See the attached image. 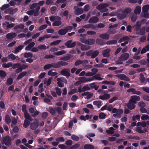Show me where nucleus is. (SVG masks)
Instances as JSON below:
<instances>
[{
	"label": "nucleus",
	"mask_w": 149,
	"mask_h": 149,
	"mask_svg": "<svg viewBox=\"0 0 149 149\" xmlns=\"http://www.w3.org/2000/svg\"><path fill=\"white\" fill-rule=\"evenodd\" d=\"M140 115L139 114L134 116L132 118V120L133 121H135L136 120H139L140 119Z\"/></svg>",
	"instance_id": "obj_54"
},
{
	"label": "nucleus",
	"mask_w": 149,
	"mask_h": 149,
	"mask_svg": "<svg viewBox=\"0 0 149 149\" xmlns=\"http://www.w3.org/2000/svg\"><path fill=\"white\" fill-rule=\"evenodd\" d=\"M102 102L100 100L95 101L93 102L94 105L96 106L98 108H100L102 106Z\"/></svg>",
	"instance_id": "obj_24"
},
{
	"label": "nucleus",
	"mask_w": 149,
	"mask_h": 149,
	"mask_svg": "<svg viewBox=\"0 0 149 149\" xmlns=\"http://www.w3.org/2000/svg\"><path fill=\"white\" fill-rule=\"evenodd\" d=\"M61 41V40H58L56 41L52 42L50 44V46H52L53 45H57Z\"/></svg>",
	"instance_id": "obj_49"
},
{
	"label": "nucleus",
	"mask_w": 149,
	"mask_h": 149,
	"mask_svg": "<svg viewBox=\"0 0 149 149\" xmlns=\"http://www.w3.org/2000/svg\"><path fill=\"white\" fill-rule=\"evenodd\" d=\"M77 92V89L76 88H74L70 92H69L68 93V94L70 95H72Z\"/></svg>",
	"instance_id": "obj_60"
},
{
	"label": "nucleus",
	"mask_w": 149,
	"mask_h": 149,
	"mask_svg": "<svg viewBox=\"0 0 149 149\" xmlns=\"http://www.w3.org/2000/svg\"><path fill=\"white\" fill-rule=\"evenodd\" d=\"M141 15L142 17L149 18V13L146 12L143 13H141Z\"/></svg>",
	"instance_id": "obj_63"
},
{
	"label": "nucleus",
	"mask_w": 149,
	"mask_h": 149,
	"mask_svg": "<svg viewBox=\"0 0 149 149\" xmlns=\"http://www.w3.org/2000/svg\"><path fill=\"white\" fill-rule=\"evenodd\" d=\"M30 122L26 120H24V127L26 128L29 125Z\"/></svg>",
	"instance_id": "obj_61"
},
{
	"label": "nucleus",
	"mask_w": 149,
	"mask_h": 149,
	"mask_svg": "<svg viewBox=\"0 0 149 149\" xmlns=\"http://www.w3.org/2000/svg\"><path fill=\"white\" fill-rule=\"evenodd\" d=\"M49 19L52 22L55 21L56 20L61 19V17L58 16H52L50 17Z\"/></svg>",
	"instance_id": "obj_30"
},
{
	"label": "nucleus",
	"mask_w": 149,
	"mask_h": 149,
	"mask_svg": "<svg viewBox=\"0 0 149 149\" xmlns=\"http://www.w3.org/2000/svg\"><path fill=\"white\" fill-rule=\"evenodd\" d=\"M86 36H87L86 34H81L80 35V36L81 37L80 38V41L83 43L86 44V43H87V39L83 37H84Z\"/></svg>",
	"instance_id": "obj_17"
},
{
	"label": "nucleus",
	"mask_w": 149,
	"mask_h": 149,
	"mask_svg": "<svg viewBox=\"0 0 149 149\" xmlns=\"http://www.w3.org/2000/svg\"><path fill=\"white\" fill-rule=\"evenodd\" d=\"M129 39V38L127 36H124L119 40L118 42L120 43L123 42L127 41Z\"/></svg>",
	"instance_id": "obj_40"
},
{
	"label": "nucleus",
	"mask_w": 149,
	"mask_h": 149,
	"mask_svg": "<svg viewBox=\"0 0 149 149\" xmlns=\"http://www.w3.org/2000/svg\"><path fill=\"white\" fill-rule=\"evenodd\" d=\"M99 37L102 39L108 40L109 38V35L108 34L105 33L100 35Z\"/></svg>",
	"instance_id": "obj_23"
},
{
	"label": "nucleus",
	"mask_w": 149,
	"mask_h": 149,
	"mask_svg": "<svg viewBox=\"0 0 149 149\" xmlns=\"http://www.w3.org/2000/svg\"><path fill=\"white\" fill-rule=\"evenodd\" d=\"M84 149H94V146L91 144H86L84 147Z\"/></svg>",
	"instance_id": "obj_31"
},
{
	"label": "nucleus",
	"mask_w": 149,
	"mask_h": 149,
	"mask_svg": "<svg viewBox=\"0 0 149 149\" xmlns=\"http://www.w3.org/2000/svg\"><path fill=\"white\" fill-rule=\"evenodd\" d=\"M5 121L6 123L8 124H9L10 123L11 120L8 115H6L5 118Z\"/></svg>",
	"instance_id": "obj_42"
},
{
	"label": "nucleus",
	"mask_w": 149,
	"mask_h": 149,
	"mask_svg": "<svg viewBox=\"0 0 149 149\" xmlns=\"http://www.w3.org/2000/svg\"><path fill=\"white\" fill-rule=\"evenodd\" d=\"M140 50L141 49H139L138 52L136 53L135 54L133 57L134 59L138 60L140 58V56H137V55L139 54Z\"/></svg>",
	"instance_id": "obj_46"
},
{
	"label": "nucleus",
	"mask_w": 149,
	"mask_h": 149,
	"mask_svg": "<svg viewBox=\"0 0 149 149\" xmlns=\"http://www.w3.org/2000/svg\"><path fill=\"white\" fill-rule=\"evenodd\" d=\"M136 130L140 133H143L144 132V131L142 130L141 127H137L136 129Z\"/></svg>",
	"instance_id": "obj_62"
},
{
	"label": "nucleus",
	"mask_w": 149,
	"mask_h": 149,
	"mask_svg": "<svg viewBox=\"0 0 149 149\" xmlns=\"http://www.w3.org/2000/svg\"><path fill=\"white\" fill-rule=\"evenodd\" d=\"M24 56L25 58L32 57L33 56V54L31 52L25 53L24 54Z\"/></svg>",
	"instance_id": "obj_51"
},
{
	"label": "nucleus",
	"mask_w": 149,
	"mask_h": 149,
	"mask_svg": "<svg viewBox=\"0 0 149 149\" xmlns=\"http://www.w3.org/2000/svg\"><path fill=\"white\" fill-rule=\"evenodd\" d=\"M109 6V4L107 3L101 4L97 6V8L101 12H106L108 11V9L106 8L108 7Z\"/></svg>",
	"instance_id": "obj_4"
},
{
	"label": "nucleus",
	"mask_w": 149,
	"mask_h": 149,
	"mask_svg": "<svg viewBox=\"0 0 149 149\" xmlns=\"http://www.w3.org/2000/svg\"><path fill=\"white\" fill-rule=\"evenodd\" d=\"M67 33L65 28L63 29H61L59 30L58 31V33L59 34L61 35H65Z\"/></svg>",
	"instance_id": "obj_41"
},
{
	"label": "nucleus",
	"mask_w": 149,
	"mask_h": 149,
	"mask_svg": "<svg viewBox=\"0 0 149 149\" xmlns=\"http://www.w3.org/2000/svg\"><path fill=\"white\" fill-rule=\"evenodd\" d=\"M57 84L58 86L61 87H63L64 86V85L63 83L65 84L67 83V80L63 77L57 79Z\"/></svg>",
	"instance_id": "obj_6"
},
{
	"label": "nucleus",
	"mask_w": 149,
	"mask_h": 149,
	"mask_svg": "<svg viewBox=\"0 0 149 149\" xmlns=\"http://www.w3.org/2000/svg\"><path fill=\"white\" fill-rule=\"evenodd\" d=\"M117 42V41L116 40H111L108 41L107 42L106 44L107 45L114 44Z\"/></svg>",
	"instance_id": "obj_57"
},
{
	"label": "nucleus",
	"mask_w": 149,
	"mask_h": 149,
	"mask_svg": "<svg viewBox=\"0 0 149 149\" xmlns=\"http://www.w3.org/2000/svg\"><path fill=\"white\" fill-rule=\"evenodd\" d=\"M149 9V5H146L143 6L142 8V11L141 13L148 12Z\"/></svg>",
	"instance_id": "obj_26"
},
{
	"label": "nucleus",
	"mask_w": 149,
	"mask_h": 149,
	"mask_svg": "<svg viewBox=\"0 0 149 149\" xmlns=\"http://www.w3.org/2000/svg\"><path fill=\"white\" fill-rule=\"evenodd\" d=\"M99 19L95 16H93L91 18L89 21L88 22L90 23H95L98 22Z\"/></svg>",
	"instance_id": "obj_15"
},
{
	"label": "nucleus",
	"mask_w": 149,
	"mask_h": 149,
	"mask_svg": "<svg viewBox=\"0 0 149 149\" xmlns=\"http://www.w3.org/2000/svg\"><path fill=\"white\" fill-rule=\"evenodd\" d=\"M24 46L23 45H20L18 47L16 48L15 50L14 53L16 54L20 50H21L23 48Z\"/></svg>",
	"instance_id": "obj_36"
},
{
	"label": "nucleus",
	"mask_w": 149,
	"mask_h": 149,
	"mask_svg": "<svg viewBox=\"0 0 149 149\" xmlns=\"http://www.w3.org/2000/svg\"><path fill=\"white\" fill-rule=\"evenodd\" d=\"M127 92L128 93H132V94H136L137 95H140L141 94V92L138 91H136L134 88H130L128 89Z\"/></svg>",
	"instance_id": "obj_14"
},
{
	"label": "nucleus",
	"mask_w": 149,
	"mask_h": 149,
	"mask_svg": "<svg viewBox=\"0 0 149 149\" xmlns=\"http://www.w3.org/2000/svg\"><path fill=\"white\" fill-rule=\"evenodd\" d=\"M131 9L127 8L123 10L121 14H118L117 15V17L120 19H122L127 17V14L130 13L131 12Z\"/></svg>",
	"instance_id": "obj_2"
},
{
	"label": "nucleus",
	"mask_w": 149,
	"mask_h": 149,
	"mask_svg": "<svg viewBox=\"0 0 149 149\" xmlns=\"http://www.w3.org/2000/svg\"><path fill=\"white\" fill-rule=\"evenodd\" d=\"M141 6H137L136 7L134 10V13L136 14H139L141 12Z\"/></svg>",
	"instance_id": "obj_29"
},
{
	"label": "nucleus",
	"mask_w": 149,
	"mask_h": 149,
	"mask_svg": "<svg viewBox=\"0 0 149 149\" xmlns=\"http://www.w3.org/2000/svg\"><path fill=\"white\" fill-rule=\"evenodd\" d=\"M140 97L139 96L136 95H132L131 97V99L129 100L133 103H136L137 101H139Z\"/></svg>",
	"instance_id": "obj_10"
},
{
	"label": "nucleus",
	"mask_w": 149,
	"mask_h": 149,
	"mask_svg": "<svg viewBox=\"0 0 149 149\" xmlns=\"http://www.w3.org/2000/svg\"><path fill=\"white\" fill-rule=\"evenodd\" d=\"M13 82V79L12 78H9L7 79L6 81V84L9 85L12 84Z\"/></svg>",
	"instance_id": "obj_50"
},
{
	"label": "nucleus",
	"mask_w": 149,
	"mask_h": 149,
	"mask_svg": "<svg viewBox=\"0 0 149 149\" xmlns=\"http://www.w3.org/2000/svg\"><path fill=\"white\" fill-rule=\"evenodd\" d=\"M38 126V123L37 122H34L31 124L30 128L32 130H35L36 129Z\"/></svg>",
	"instance_id": "obj_20"
},
{
	"label": "nucleus",
	"mask_w": 149,
	"mask_h": 149,
	"mask_svg": "<svg viewBox=\"0 0 149 149\" xmlns=\"http://www.w3.org/2000/svg\"><path fill=\"white\" fill-rule=\"evenodd\" d=\"M56 91V93L58 95H60L61 94V89L59 88L58 87H56L55 88Z\"/></svg>",
	"instance_id": "obj_58"
},
{
	"label": "nucleus",
	"mask_w": 149,
	"mask_h": 149,
	"mask_svg": "<svg viewBox=\"0 0 149 149\" xmlns=\"http://www.w3.org/2000/svg\"><path fill=\"white\" fill-rule=\"evenodd\" d=\"M134 104L129 100V102L127 105L128 108L130 110L134 109L135 107V105Z\"/></svg>",
	"instance_id": "obj_19"
},
{
	"label": "nucleus",
	"mask_w": 149,
	"mask_h": 149,
	"mask_svg": "<svg viewBox=\"0 0 149 149\" xmlns=\"http://www.w3.org/2000/svg\"><path fill=\"white\" fill-rule=\"evenodd\" d=\"M49 47V45L46 47L45 45H40L38 46V48L40 49H45L46 48L48 49Z\"/></svg>",
	"instance_id": "obj_45"
},
{
	"label": "nucleus",
	"mask_w": 149,
	"mask_h": 149,
	"mask_svg": "<svg viewBox=\"0 0 149 149\" xmlns=\"http://www.w3.org/2000/svg\"><path fill=\"white\" fill-rule=\"evenodd\" d=\"M17 35V34L16 33L12 32L7 34L6 35V37L7 39H10L15 37Z\"/></svg>",
	"instance_id": "obj_16"
},
{
	"label": "nucleus",
	"mask_w": 149,
	"mask_h": 149,
	"mask_svg": "<svg viewBox=\"0 0 149 149\" xmlns=\"http://www.w3.org/2000/svg\"><path fill=\"white\" fill-rule=\"evenodd\" d=\"M27 75V72L26 71L20 73L18 75L17 77V80H19L21 79L22 78L24 77V76H26Z\"/></svg>",
	"instance_id": "obj_21"
},
{
	"label": "nucleus",
	"mask_w": 149,
	"mask_h": 149,
	"mask_svg": "<svg viewBox=\"0 0 149 149\" xmlns=\"http://www.w3.org/2000/svg\"><path fill=\"white\" fill-rule=\"evenodd\" d=\"M116 76L122 80H125L127 81H129L130 79L129 78L127 77L124 74H117L116 75Z\"/></svg>",
	"instance_id": "obj_9"
},
{
	"label": "nucleus",
	"mask_w": 149,
	"mask_h": 149,
	"mask_svg": "<svg viewBox=\"0 0 149 149\" xmlns=\"http://www.w3.org/2000/svg\"><path fill=\"white\" fill-rule=\"evenodd\" d=\"M24 28V26L22 24H19L18 25L16 26L14 28V29L17 30L18 29H23Z\"/></svg>",
	"instance_id": "obj_43"
},
{
	"label": "nucleus",
	"mask_w": 149,
	"mask_h": 149,
	"mask_svg": "<svg viewBox=\"0 0 149 149\" xmlns=\"http://www.w3.org/2000/svg\"><path fill=\"white\" fill-rule=\"evenodd\" d=\"M40 7L38 6L37 7L36 9L34 10H34V15L35 16H37L39 14L38 13V12L39 11L40 9Z\"/></svg>",
	"instance_id": "obj_53"
},
{
	"label": "nucleus",
	"mask_w": 149,
	"mask_h": 149,
	"mask_svg": "<svg viewBox=\"0 0 149 149\" xmlns=\"http://www.w3.org/2000/svg\"><path fill=\"white\" fill-rule=\"evenodd\" d=\"M106 116V115L104 113H100L99 115V117L100 119H104Z\"/></svg>",
	"instance_id": "obj_59"
},
{
	"label": "nucleus",
	"mask_w": 149,
	"mask_h": 149,
	"mask_svg": "<svg viewBox=\"0 0 149 149\" xmlns=\"http://www.w3.org/2000/svg\"><path fill=\"white\" fill-rule=\"evenodd\" d=\"M12 65L11 63H4L2 64V66L4 68H8Z\"/></svg>",
	"instance_id": "obj_44"
},
{
	"label": "nucleus",
	"mask_w": 149,
	"mask_h": 149,
	"mask_svg": "<svg viewBox=\"0 0 149 149\" xmlns=\"http://www.w3.org/2000/svg\"><path fill=\"white\" fill-rule=\"evenodd\" d=\"M91 48L90 46L88 45H82L81 47V49L83 51H85L90 49Z\"/></svg>",
	"instance_id": "obj_35"
},
{
	"label": "nucleus",
	"mask_w": 149,
	"mask_h": 149,
	"mask_svg": "<svg viewBox=\"0 0 149 149\" xmlns=\"http://www.w3.org/2000/svg\"><path fill=\"white\" fill-rule=\"evenodd\" d=\"M101 74H97L93 77L94 79L98 80H102L103 78L100 77Z\"/></svg>",
	"instance_id": "obj_37"
},
{
	"label": "nucleus",
	"mask_w": 149,
	"mask_h": 149,
	"mask_svg": "<svg viewBox=\"0 0 149 149\" xmlns=\"http://www.w3.org/2000/svg\"><path fill=\"white\" fill-rule=\"evenodd\" d=\"M1 143L2 144H5L8 146L10 145L11 144V137L8 135L3 136Z\"/></svg>",
	"instance_id": "obj_3"
},
{
	"label": "nucleus",
	"mask_w": 149,
	"mask_h": 149,
	"mask_svg": "<svg viewBox=\"0 0 149 149\" xmlns=\"http://www.w3.org/2000/svg\"><path fill=\"white\" fill-rule=\"evenodd\" d=\"M52 80V77H50L47 79H46L44 81V84L47 86H48L50 84Z\"/></svg>",
	"instance_id": "obj_22"
},
{
	"label": "nucleus",
	"mask_w": 149,
	"mask_h": 149,
	"mask_svg": "<svg viewBox=\"0 0 149 149\" xmlns=\"http://www.w3.org/2000/svg\"><path fill=\"white\" fill-rule=\"evenodd\" d=\"M61 74L65 76L69 77L70 75V70L67 69H65L62 70L61 72Z\"/></svg>",
	"instance_id": "obj_11"
},
{
	"label": "nucleus",
	"mask_w": 149,
	"mask_h": 149,
	"mask_svg": "<svg viewBox=\"0 0 149 149\" xmlns=\"http://www.w3.org/2000/svg\"><path fill=\"white\" fill-rule=\"evenodd\" d=\"M66 52L64 50H62L55 52L54 53V54L56 55L59 56L63 54H65Z\"/></svg>",
	"instance_id": "obj_39"
},
{
	"label": "nucleus",
	"mask_w": 149,
	"mask_h": 149,
	"mask_svg": "<svg viewBox=\"0 0 149 149\" xmlns=\"http://www.w3.org/2000/svg\"><path fill=\"white\" fill-rule=\"evenodd\" d=\"M99 54V52L97 50H96L92 53L91 58H95Z\"/></svg>",
	"instance_id": "obj_47"
},
{
	"label": "nucleus",
	"mask_w": 149,
	"mask_h": 149,
	"mask_svg": "<svg viewBox=\"0 0 149 149\" xmlns=\"http://www.w3.org/2000/svg\"><path fill=\"white\" fill-rule=\"evenodd\" d=\"M56 141L58 142H64L65 141V139L63 137L57 138L56 139Z\"/></svg>",
	"instance_id": "obj_55"
},
{
	"label": "nucleus",
	"mask_w": 149,
	"mask_h": 149,
	"mask_svg": "<svg viewBox=\"0 0 149 149\" xmlns=\"http://www.w3.org/2000/svg\"><path fill=\"white\" fill-rule=\"evenodd\" d=\"M18 58V56H16L13 54H10V55H8V59L11 60H15Z\"/></svg>",
	"instance_id": "obj_32"
},
{
	"label": "nucleus",
	"mask_w": 149,
	"mask_h": 149,
	"mask_svg": "<svg viewBox=\"0 0 149 149\" xmlns=\"http://www.w3.org/2000/svg\"><path fill=\"white\" fill-rule=\"evenodd\" d=\"M148 51H149V44L147 45L142 49L141 52V54H143Z\"/></svg>",
	"instance_id": "obj_25"
},
{
	"label": "nucleus",
	"mask_w": 149,
	"mask_h": 149,
	"mask_svg": "<svg viewBox=\"0 0 149 149\" xmlns=\"http://www.w3.org/2000/svg\"><path fill=\"white\" fill-rule=\"evenodd\" d=\"M24 115L25 118L26 119H28L30 121H32L33 120L31 116L29 115L28 112H26L24 113Z\"/></svg>",
	"instance_id": "obj_38"
},
{
	"label": "nucleus",
	"mask_w": 149,
	"mask_h": 149,
	"mask_svg": "<svg viewBox=\"0 0 149 149\" xmlns=\"http://www.w3.org/2000/svg\"><path fill=\"white\" fill-rule=\"evenodd\" d=\"M35 43L34 42H31L25 48V49L27 51L29 50L33 46H34Z\"/></svg>",
	"instance_id": "obj_27"
},
{
	"label": "nucleus",
	"mask_w": 149,
	"mask_h": 149,
	"mask_svg": "<svg viewBox=\"0 0 149 149\" xmlns=\"http://www.w3.org/2000/svg\"><path fill=\"white\" fill-rule=\"evenodd\" d=\"M110 97L109 94H105L103 95L100 96L99 99L103 100H105L109 99Z\"/></svg>",
	"instance_id": "obj_18"
},
{
	"label": "nucleus",
	"mask_w": 149,
	"mask_h": 149,
	"mask_svg": "<svg viewBox=\"0 0 149 149\" xmlns=\"http://www.w3.org/2000/svg\"><path fill=\"white\" fill-rule=\"evenodd\" d=\"M61 19L56 20L53 23V25L55 26H58L61 25Z\"/></svg>",
	"instance_id": "obj_33"
},
{
	"label": "nucleus",
	"mask_w": 149,
	"mask_h": 149,
	"mask_svg": "<svg viewBox=\"0 0 149 149\" xmlns=\"http://www.w3.org/2000/svg\"><path fill=\"white\" fill-rule=\"evenodd\" d=\"M129 57V54L125 53L122 54L119 57L116 63L117 64H122V61H125L127 60Z\"/></svg>",
	"instance_id": "obj_1"
},
{
	"label": "nucleus",
	"mask_w": 149,
	"mask_h": 149,
	"mask_svg": "<svg viewBox=\"0 0 149 149\" xmlns=\"http://www.w3.org/2000/svg\"><path fill=\"white\" fill-rule=\"evenodd\" d=\"M80 146V145L77 143L75 145L72 146L70 148V149H76L78 148Z\"/></svg>",
	"instance_id": "obj_64"
},
{
	"label": "nucleus",
	"mask_w": 149,
	"mask_h": 149,
	"mask_svg": "<svg viewBox=\"0 0 149 149\" xmlns=\"http://www.w3.org/2000/svg\"><path fill=\"white\" fill-rule=\"evenodd\" d=\"M72 40H70L67 42L65 44V45L68 48H72L75 46L76 44V42H72Z\"/></svg>",
	"instance_id": "obj_8"
},
{
	"label": "nucleus",
	"mask_w": 149,
	"mask_h": 149,
	"mask_svg": "<svg viewBox=\"0 0 149 149\" xmlns=\"http://www.w3.org/2000/svg\"><path fill=\"white\" fill-rule=\"evenodd\" d=\"M141 119L143 120H145L148 119L149 120V117L147 115L143 114L141 116Z\"/></svg>",
	"instance_id": "obj_48"
},
{
	"label": "nucleus",
	"mask_w": 149,
	"mask_h": 149,
	"mask_svg": "<svg viewBox=\"0 0 149 149\" xmlns=\"http://www.w3.org/2000/svg\"><path fill=\"white\" fill-rule=\"evenodd\" d=\"M3 25H5L7 29L10 28L15 26L14 24L12 23L9 24V23L7 22H5L3 24Z\"/></svg>",
	"instance_id": "obj_28"
},
{
	"label": "nucleus",
	"mask_w": 149,
	"mask_h": 149,
	"mask_svg": "<svg viewBox=\"0 0 149 149\" xmlns=\"http://www.w3.org/2000/svg\"><path fill=\"white\" fill-rule=\"evenodd\" d=\"M48 74L51 76H54L58 74L56 72H53L52 70H49L48 73Z\"/></svg>",
	"instance_id": "obj_56"
},
{
	"label": "nucleus",
	"mask_w": 149,
	"mask_h": 149,
	"mask_svg": "<svg viewBox=\"0 0 149 149\" xmlns=\"http://www.w3.org/2000/svg\"><path fill=\"white\" fill-rule=\"evenodd\" d=\"M112 113H115L113 115L114 117L120 118L121 116V114L123 113V111L121 109H117L114 108L112 110Z\"/></svg>",
	"instance_id": "obj_5"
},
{
	"label": "nucleus",
	"mask_w": 149,
	"mask_h": 149,
	"mask_svg": "<svg viewBox=\"0 0 149 149\" xmlns=\"http://www.w3.org/2000/svg\"><path fill=\"white\" fill-rule=\"evenodd\" d=\"M111 50L110 49H107L103 51L102 52L103 56L105 57H108L110 56V52Z\"/></svg>",
	"instance_id": "obj_12"
},
{
	"label": "nucleus",
	"mask_w": 149,
	"mask_h": 149,
	"mask_svg": "<svg viewBox=\"0 0 149 149\" xmlns=\"http://www.w3.org/2000/svg\"><path fill=\"white\" fill-rule=\"evenodd\" d=\"M74 9L76 15H80L83 12V10L82 8H78L77 7L74 6Z\"/></svg>",
	"instance_id": "obj_13"
},
{
	"label": "nucleus",
	"mask_w": 149,
	"mask_h": 149,
	"mask_svg": "<svg viewBox=\"0 0 149 149\" xmlns=\"http://www.w3.org/2000/svg\"><path fill=\"white\" fill-rule=\"evenodd\" d=\"M52 67V64H48L45 65L43 69L45 70L49 69Z\"/></svg>",
	"instance_id": "obj_52"
},
{
	"label": "nucleus",
	"mask_w": 149,
	"mask_h": 149,
	"mask_svg": "<svg viewBox=\"0 0 149 149\" xmlns=\"http://www.w3.org/2000/svg\"><path fill=\"white\" fill-rule=\"evenodd\" d=\"M95 43V40L91 38H89L87 40V44L90 45H93Z\"/></svg>",
	"instance_id": "obj_34"
},
{
	"label": "nucleus",
	"mask_w": 149,
	"mask_h": 149,
	"mask_svg": "<svg viewBox=\"0 0 149 149\" xmlns=\"http://www.w3.org/2000/svg\"><path fill=\"white\" fill-rule=\"evenodd\" d=\"M52 67L54 68H58L62 65H65L68 64L65 61H60L56 63H52Z\"/></svg>",
	"instance_id": "obj_7"
}]
</instances>
